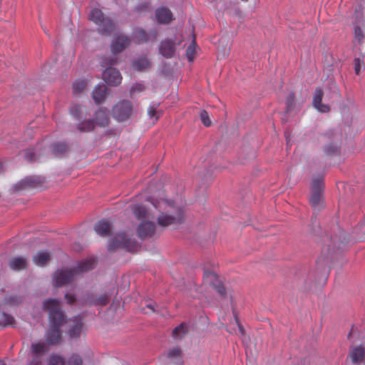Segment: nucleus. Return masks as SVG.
<instances>
[{
  "instance_id": "obj_16",
  "label": "nucleus",
  "mask_w": 365,
  "mask_h": 365,
  "mask_svg": "<svg viewBox=\"0 0 365 365\" xmlns=\"http://www.w3.org/2000/svg\"><path fill=\"white\" fill-rule=\"evenodd\" d=\"M127 236L124 232L117 234L110 241V247L112 249L127 247Z\"/></svg>"
},
{
  "instance_id": "obj_37",
  "label": "nucleus",
  "mask_w": 365,
  "mask_h": 365,
  "mask_svg": "<svg viewBox=\"0 0 365 365\" xmlns=\"http://www.w3.org/2000/svg\"><path fill=\"white\" fill-rule=\"evenodd\" d=\"M145 89V86L142 83H135L131 88V93L141 92Z\"/></svg>"
},
{
  "instance_id": "obj_27",
  "label": "nucleus",
  "mask_w": 365,
  "mask_h": 365,
  "mask_svg": "<svg viewBox=\"0 0 365 365\" xmlns=\"http://www.w3.org/2000/svg\"><path fill=\"white\" fill-rule=\"evenodd\" d=\"M187 331L186 326L183 324L177 327L173 331V336L176 339L181 338Z\"/></svg>"
},
{
  "instance_id": "obj_32",
  "label": "nucleus",
  "mask_w": 365,
  "mask_h": 365,
  "mask_svg": "<svg viewBox=\"0 0 365 365\" xmlns=\"http://www.w3.org/2000/svg\"><path fill=\"white\" fill-rule=\"evenodd\" d=\"M135 38L138 43L143 42L147 40V36L145 31L143 29H138L135 31L134 34Z\"/></svg>"
},
{
  "instance_id": "obj_45",
  "label": "nucleus",
  "mask_w": 365,
  "mask_h": 365,
  "mask_svg": "<svg viewBox=\"0 0 365 365\" xmlns=\"http://www.w3.org/2000/svg\"><path fill=\"white\" fill-rule=\"evenodd\" d=\"M0 365H6L3 361H0Z\"/></svg>"
},
{
  "instance_id": "obj_1",
  "label": "nucleus",
  "mask_w": 365,
  "mask_h": 365,
  "mask_svg": "<svg viewBox=\"0 0 365 365\" xmlns=\"http://www.w3.org/2000/svg\"><path fill=\"white\" fill-rule=\"evenodd\" d=\"M43 308L48 312L49 329L46 334V341L50 345L60 341L61 328L66 322L65 317L61 310L59 302L56 299H48L43 303Z\"/></svg>"
},
{
  "instance_id": "obj_34",
  "label": "nucleus",
  "mask_w": 365,
  "mask_h": 365,
  "mask_svg": "<svg viewBox=\"0 0 365 365\" xmlns=\"http://www.w3.org/2000/svg\"><path fill=\"white\" fill-rule=\"evenodd\" d=\"M364 66V61L361 60L359 58H356L354 59V70L356 74H359L361 71V69Z\"/></svg>"
},
{
  "instance_id": "obj_24",
  "label": "nucleus",
  "mask_w": 365,
  "mask_h": 365,
  "mask_svg": "<svg viewBox=\"0 0 365 365\" xmlns=\"http://www.w3.org/2000/svg\"><path fill=\"white\" fill-rule=\"evenodd\" d=\"M134 215L138 218H148L150 217V212L145 210L144 207L135 205L132 207Z\"/></svg>"
},
{
  "instance_id": "obj_11",
  "label": "nucleus",
  "mask_w": 365,
  "mask_h": 365,
  "mask_svg": "<svg viewBox=\"0 0 365 365\" xmlns=\"http://www.w3.org/2000/svg\"><path fill=\"white\" fill-rule=\"evenodd\" d=\"M204 282L215 287L217 292L220 294H225V289L218 279L217 274L212 272H205L204 273Z\"/></svg>"
},
{
  "instance_id": "obj_3",
  "label": "nucleus",
  "mask_w": 365,
  "mask_h": 365,
  "mask_svg": "<svg viewBox=\"0 0 365 365\" xmlns=\"http://www.w3.org/2000/svg\"><path fill=\"white\" fill-rule=\"evenodd\" d=\"M94 266L95 260L89 259L80 262L77 268L58 270L53 275V285L55 287H61L67 284L76 279L79 272L88 271L93 269Z\"/></svg>"
},
{
  "instance_id": "obj_14",
  "label": "nucleus",
  "mask_w": 365,
  "mask_h": 365,
  "mask_svg": "<svg viewBox=\"0 0 365 365\" xmlns=\"http://www.w3.org/2000/svg\"><path fill=\"white\" fill-rule=\"evenodd\" d=\"M365 356V349L362 346H358L351 349L349 357L354 364L362 362Z\"/></svg>"
},
{
  "instance_id": "obj_23",
  "label": "nucleus",
  "mask_w": 365,
  "mask_h": 365,
  "mask_svg": "<svg viewBox=\"0 0 365 365\" xmlns=\"http://www.w3.org/2000/svg\"><path fill=\"white\" fill-rule=\"evenodd\" d=\"M74 325L68 331L69 336L72 339L77 338L80 336L82 328V323L78 318L75 319L73 321Z\"/></svg>"
},
{
  "instance_id": "obj_7",
  "label": "nucleus",
  "mask_w": 365,
  "mask_h": 365,
  "mask_svg": "<svg viewBox=\"0 0 365 365\" xmlns=\"http://www.w3.org/2000/svg\"><path fill=\"white\" fill-rule=\"evenodd\" d=\"M324 187L323 179L319 178L314 179L312 182L310 203L312 207L317 208L322 203V191Z\"/></svg>"
},
{
  "instance_id": "obj_12",
  "label": "nucleus",
  "mask_w": 365,
  "mask_h": 365,
  "mask_svg": "<svg viewBox=\"0 0 365 365\" xmlns=\"http://www.w3.org/2000/svg\"><path fill=\"white\" fill-rule=\"evenodd\" d=\"M130 43V40L123 35L115 38L111 43V51L113 53L123 51Z\"/></svg>"
},
{
  "instance_id": "obj_30",
  "label": "nucleus",
  "mask_w": 365,
  "mask_h": 365,
  "mask_svg": "<svg viewBox=\"0 0 365 365\" xmlns=\"http://www.w3.org/2000/svg\"><path fill=\"white\" fill-rule=\"evenodd\" d=\"M186 55L189 61H192L195 55V43L193 41L186 51Z\"/></svg>"
},
{
  "instance_id": "obj_9",
  "label": "nucleus",
  "mask_w": 365,
  "mask_h": 365,
  "mask_svg": "<svg viewBox=\"0 0 365 365\" xmlns=\"http://www.w3.org/2000/svg\"><path fill=\"white\" fill-rule=\"evenodd\" d=\"M182 41L181 35L178 34L175 36V41L172 39H166L160 43V53L165 57H171L175 50V45L180 44Z\"/></svg>"
},
{
  "instance_id": "obj_22",
  "label": "nucleus",
  "mask_w": 365,
  "mask_h": 365,
  "mask_svg": "<svg viewBox=\"0 0 365 365\" xmlns=\"http://www.w3.org/2000/svg\"><path fill=\"white\" fill-rule=\"evenodd\" d=\"M48 347L46 343L40 341L31 345V351L36 355H43L48 351Z\"/></svg>"
},
{
  "instance_id": "obj_20",
  "label": "nucleus",
  "mask_w": 365,
  "mask_h": 365,
  "mask_svg": "<svg viewBox=\"0 0 365 365\" xmlns=\"http://www.w3.org/2000/svg\"><path fill=\"white\" fill-rule=\"evenodd\" d=\"M27 265L26 259L22 257H16L10 259L9 267L14 270H20L26 268Z\"/></svg>"
},
{
  "instance_id": "obj_39",
  "label": "nucleus",
  "mask_w": 365,
  "mask_h": 365,
  "mask_svg": "<svg viewBox=\"0 0 365 365\" xmlns=\"http://www.w3.org/2000/svg\"><path fill=\"white\" fill-rule=\"evenodd\" d=\"M66 300H67V302L68 304H71L72 303L74 300H75V297L73 295H72L70 293H67L65 296Z\"/></svg>"
},
{
  "instance_id": "obj_6",
  "label": "nucleus",
  "mask_w": 365,
  "mask_h": 365,
  "mask_svg": "<svg viewBox=\"0 0 365 365\" xmlns=\"http://www.w3.org/2000/svg\"><path fill=\"white\" fill-rule=\"evenodd\" d=\"M134 108L128 101L118 102L113 108V115L118 121L128 119L133 113Z\"/></svg>"
},
{
  "instance_id": "obj_42",
  "label": "nucleus",
  "mask_w": 365,
  "mask_h": 365,
  "mask_svg": "<svg viewBox=\"0 0 365 365\" xmlns=\"http://www.w3.org/2000/svg\"><path fill=\"white\" fill-rule=\"evenodd\" d=\"M26 185H31V183H33L34 182L32 181V180L31 178H27L24 180V182Z\"/></svg>"
},
{
  "instance_id": "obj_36",
  "label": "nucleus",
  "mask_w": 365,
  "mask_h": 365,
  "mask_svg": "<svg viewBox=\"0 0 365 365\" xmlns=\"http://www.w3.org/2000/svg\"><path fill=\"white\" fill-rule=\"evenodd\" d=\"M108 297L106 294H103L94 301V304L97 305H105L108 303Z\"/></svg>"
},
{
  "instance_id": "obj_21",
  "label": "nucleus",
  "mask_w": 365,
  "mask_h": 365,
  "mask_svg": "<svg viewBox=\"0 0 365 365\" xmlns=\"http://www.w3.org/2000/svg\"><path fill=\"white\" fill-rule=\"evenodd\" d=\"M110 230V223L106 220H101L95 225L96 232L101 236H106Z\"/></svg>"
},
{
  "instance_id": "obj_31",
  "label": "nucleus",
  "mask_w": 365,
  "mask_h": 365,
  "mask_svg": "<svg viewBox=\"0 0 365 365\" xmlns=\"http://www.w3.org/2000/svg\"><path fill=\"white\" fill-rule=\"evenodd\" d=\"M168 359H178L180 356V351L178 347L170 349L165 354Z\"/></svg>"
},
{
  "instance_id": "obj_15",
  "label": "nucleus",
  "mask_w": 365,
  "mask_h": 365,
  "mask_svg": "<svg viewBox=\"0 0 365 365\" xmlns=\"http://www.w3.org/2000/svg\"><path fill=\"white\" fill-rule=\"evenodd\" d=\"M155 16L157 21L161 24H168L173 19L171 11L166 7L158 8L155 12Z\"/></svg>"
},
{
  "instance_id": "obj_10",
  "label": "nucleus",
  "mask_w": 365,
  "mask_h": 365,
  "mask_svg": "<svg viewBox=\"0 0 365 365\" xmlns=\"http://www.w3.org/2000/svg\"><path fill=\"white\" fill-rule=\"evenodd\" d=\"M105 81L111 86H117L120 83L122 77L120 72L113 68H106L103 73Z\"/></svg>"
},
{
  "instance_id": "obj_40",
  "label": "nucleus",
  "mask_w": 365,
  "mask_h": 365,
  "mask_svg": "<svg viewBox=\"0 0 365 365\" xmlns=\"http://www.w3.org/2000/svg\"><path fill=\"white\" fill-rule=\"evenodd\" d=\"M148 115L150 116V118H154V116L155 115V108L150 107L148 108Z\"/></svg>"
},
{
  "instance_id": "obj_5",
  "label": "nucleus",
  "mask_w": 365,
  "mask_h": 365,
  "mask_svg": "<svg viewBox=\"0 0 365 365\" xmlns=\"http://www.w3.org/2000/svg\"><path fill=\"white\" fill-rule=\"evenodd\" d=\"M108 123V113L106 109H99L95 115V123L92 120H85L78 125V129L81 131L92 130L95 125L106 126Z\"/></svg>"
},
{
  "instance_id": "obj_33",
  "label": "nucleus",
  "mask_w": 365,
  "mask_h": 365,
  "mask_svg": "<svg viewBox=\"0 0 365 365\" xmlns=\"http://www.w3.org/2000/svg\"><path fill=\"white\" fill-rule=\"evenodd\" d=\"M200 119L202 123L205 126H210L211 125V120H210V117L208 113L205 110H202L200 114Z\"/></svg>"
},
{
  "instance_id": "obj_29",
  "label": "nucleus",
  "mask_w": 365,
  "mask_h": 365,
  "mask_svg": "<svg viewBox=\"0 0 365 365\" xmlns=\"http://www.w3.org/2000/svg\"><path fill=\"white\" fill-rule=\"evenodd\" d=\"M87 83L83 80H78L73 84V89L75 93H78L83 91L86 87Z\"/></svg>"
},
{
  "instance_id": "obj_8",
  "label": "nucleus",
  "mask_w": 365,
  "mask_h": 365,
  "mask_svg": "<svg viewBox=\"0 0 365 365\" xmlns=\"http://www.w3.org/2000/svg\"><path fill=\"white\" fill-rule=\"evenodd\" d=\"M365 39V14L356 13L354 23V40L361 45Z\"/></svg>"
},
{
  "instance_id": "obj_13",
  "label": "nucleus",
  "mask_w": 365,
  "mask_h": 365,
  "mask_svg": "<svg viewBox=\"0 0 365 365\" xmlns=\"http://www.w3.org/2000/svg\"><path fill=\"white\" fill-rule=\"evenodd\" d=\"M137 232L140 237L151 236L155 232V225L152 222L143 220L138 226Z\"/></svg>"
},
{
  "instance_id": "obj_2",
  "label": "nucleus",
  "mask_w": 365,
  "mask_h": 365,
  "mask_svg": "<svg viewBox=\"0 0 365 365\" xmlns=\"http://www.w3.org/2000/svg\"><path fill=\"white\" fill-rule=\"evenodd\" d=\"M152 204L160 212L165 210V212H162L158 217V223L162 227L178 223L183 217L182 210L180 208L175 212L173 205L167 200L160 199L153 202Z\"/></svg>"
},
{
  "instance_id": "obj_44",
  "label": "nucleus",
  "mask_w": 365,
  "mask_h": 365,
  "mask_svg": "<svg viewBox=\"0 0 365 365\" xmlns=\"http://www.w3.org/2000/svg\"><path fill=\"white\" fill-rule=\"evenodd\" d=\"M8 304H14L16 303V302H12L11 300V301H9L7 302Z\"/></svg>"
},
{
  "instance_id": "obj_18",
  "label": "nucleus",
  "mask_w": 365,
  "mask_h": 365,
  "mask_svg": "<svg viewBox=\"0 0 365 365\" xmlns=\"http://www.w3.org/2000/svg\"><path fill=\"white\" fill-rule=\"evenodd\" d=\"M51 259V255L48 252L41 251L37 252L33 257L34 264L39 267L46 265Z\"/></svg>"
},
{
  "instance_id": "obj_41",
  "label": "nucleus",
  "mask_w": 365,
  "mask_h": 365,
  "mask_svg": "<svg viewBox=\"0 0 365 365\" xmlns=\"http://www.w3.org/2000/svg\"><path fill=\"white\" fill-rule=\"evenodd\" d=\"M38 363H39V360L36 358V359H34L30 365H38Z\"/></svg>"
},
{
  "instance_id": "obj_17",
  "label": "nucleus",
  "mask_w": 365,
  "mask_h": 365,
  "mask_svg": "<svg viewBox=\"0 0 365 365\" xmlns=\"http://www.w3.org/2000/svg\"><path fill=\"white\" fill-rule=\"evenodd\" d=\"M322 99V91L319 89L316 90L313 98V105L314 108L322 113L328 112L329 110V108L327 105L321 104Z\"/></svg>"
},
{
  "instance_id": "obj_19",
  "label": "nucleus",
  "mask_w": 365,
  "mask_h": 365,
  "mask_svg": "<svg viewBox=\"0 0 365 365\" xmlns=\"http://www.w3.org/2000/svg\"><path fill=\"white\" fill-rule=\"evenodd\" d=\"M106 94V86L101 84L96 86L93 91V98L96 103H101Z\"/></svg>"
},
{
  "instance_id": "obj_43",
  "label": "nucleus",
  "mask_w": 365,
  "mask_h": 365,
  "mask_svg": "<svg viewBox=\"0 0 365 365\" xmlns=\"http://www.w3.org/2000/svg\"><path fill=\"white\" fill-rule=\"evenodd\" d=\"M148 307H150L153 311H154V307L152 304L148 305Z\"/></svg>"
},
{
  "instance_id": "obj_26",
  "label": "nucleus",
  "mask_w": 365,
  "mask_h": 365,
  "mask_svg": "<svg viewBox=\"0 0 365 365\" xmlns=\"http://www.w3.org/2000/svg\"><path fill=\"white\" fill-rule=\"evenodd\" d=\"M47 365H66L64 359L58 354H51L47 359Z\"/></svg>"
},
{
  "instance_id": "obj_28",
  "label": "nucleus",
  "mask_w": 365,
  "mask_h": 365,
  "mask_svg": "<svg viewBox=\"0 0 365 365\" xmlns=\"http://www.w3.org/2000/svg\"><path fill=\"white\" fill-rule=\"evenodd\" d=\"M66 365H82V359L78 354H72L67 360Z\"/></svg>"
},
{
  "instance_id": "obj_25",
  "label": "nucleus",
  "mask_w": 365,
  "mask_h": 365,
  "mask_svg": "<svg viewBox=\"0 0 365 365\" xmlns=\"http://www.w3.org/2000/svg\"><path fill=\"white\" fill-rule=\"evenodd\" d=\"M149 66L150 63L145 57L135 60L133 63V68L137 71H143L148 68Z\"/></svg>"
},
{
  "instance_id": "obj_38",
  "label": "nucleus",
  "mask_w": 365,
  "mask_h": 365,
  "mask_svg": "<svg viewBox=\"0 0 365 365\" xmlns=\"http://www.w3.org/2000/svg\"><path fill=\"white\" fill-rule=\"evenodd\" d=\"M235 325H236L237 329H233L232 332L236 334H238V333L240 334H244V330H243V328H242V325L240 324L239 321L237 319H235Z\"/></svg>"
},
{
  "instance_id": "obj_35",
  "label": "nucleus",
  "mask_w": 365,
  "mask_h": 365,
  "mask_svg": "<svg viewBox=\"0 0 365 365\" xmlns=\"http://www.w3.org/2000/svg\"><path fill=\"white\" fill-rule=\"evenodd\" d=\"M2 317L4 319H0V324H4V325H11L13 322H14V318L10 316V315H7V314H2Z\"/></svg>"
},
{
  "instance_id": "obj_4",
  "label": "nucleus",
  "mask_w": 365,
  "mask_h": 365,
  "mask_svg": "<svg viewBox=\"0 0 365 365\" xmlns=\"http://www.w3.org/2000/svg\"><path fill=\"white\" fill-rule=\"evenodd\" d=\"M90 19L98 26V32L102 35L110 34L115 28V25L110 19L105 18L102 11L98 9L91 10Z\"/></svg>"
}]
</instances>
